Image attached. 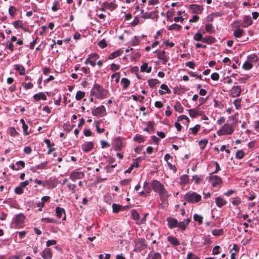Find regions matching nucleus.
I'll list each match as a JSON object with an SVG mask.
<instances>
[{
  "mask_svg": "<svg viewBox=\"0 0 259 259\" xmlns=\"http://www.w3.org/2000/svg\"><path fill=\"white\" fill-rule=\"evenodd\" d=\"M134 245L135 248L134 251L138 252H140L145 249L147 247L146 241L142 238L135 239L134 241Z\"/></svg>",
  "mask_w": 259,
  "mask_h": 259,
  "instance_id": "5",
  "label": "nucleus"
},
{
  "mask_svg": "<svg viewBox=\"0 0 259 259\" xmlns=\"http://www.w3.org/2000/svg\"><path fill=\"white\" fill-rule=\"evenodd\" d=\"M92 113L96 116L103 117L106 115V111L105 107L102 105L93 109Z\"/></svg>",
  "mask_w": 259,
  "mask_h": 259,
  "instance_id": "8",
  "label": "nucleus"
},
{
  "mask_svg": "<svg viewBox=\"0 0 259 259\" xmlns=\"http://www.w3.org/2000/svg\"><path fill=\"white\" fill-rule=\"evenodd\" d=\"M111 78L114 79L116 83H118L120 79V74L119 72L113 73L111 75Z\"/></svg>",
  "mask_w": 259,
  "mask_h": 259,
  "instance_id": "56",
  "label": "nucleus"
},
{
  "mask_svg": "<svg viewBox=\"0 0 259 259\" xmlns=\"http://www.w3.org/2000/svg\"><path fill=\"white\" fill-rule=\"evenodd\" d=\"M205 31L208 33H212L214 32V27L211 24H206L205 25Z\"/></svg>",
  "mask_w": 259,
  "mask_h": 259,
  "instance_id": "42",
  "label": "nucleus"
},
{
  "mask_svg": "<svg viewBox=\"0 0 259 259\" xmlns=\"http://www.w3.org/2000/svg\"><path fill=\"white\" fill-rule=\"evenodd\" d=\"M50 199V197L48 196H44L41 199V201L37 203V207H38V210L41 211L42 208L45 206L46 202L48 201Z\"/></svg>",
  "mask_w": 259,
  "mask_h": 259,
  "instance_id": "20",
  "label": "nucleus"
},
{
  "mask_svg": "<svg viewBox=\"0 0 259 259\" xmlns=\"http://www.w3.org/2000/svg\"><path fill=\"white\" fill-rule=\"evenodd\" d=\"M134 140L138 142L139 143H142V142H144V139L142 136L137 135L134 137Z\"/></svg>",
  "mask_w": 259,
  "mask_h": 259,
  "instance_id": "64",
  "label": "nucleus"
},
{
  "mask_svg": "<svg viewBox=\"0 0 259 259\" xmlns=\"http://www.w3.org/2000/svg\"><path fill=\"white\" fill-rule=\"evenodd\" d=\"M208 182L213 187H215L217 185L221 184L222 183V180L218 176H211L209 177Z\"/></svg>",
  "mask_w": 259,
  "mask_h": 259,
  "instance_id": "11",
  "label": "nucleus"
},
{
  "mask_svg": "<svg viewBox=\"0 0 259 259\" xmlns=\"http://www.w3.org/2000/svg\"><path fill=\"white\" fill-rule=\"evenodd\" d=\"M181 27L182 26L180 25L177 24H173L168 27V29L169 30H179L181 28Z\"/></svg>",
  "mask_w": 259,
  "mask_h": 259,
  "instance_id": "48",
  "label": "nucleus"
},
{
  "mask_svg": "<svg viewBox=\"0 0 259 259\" xmlns=\"http://www.w3.org/2000/svg\"><path fill=\"white\" fill-rule=\"evenodd\" d=\"M22 85L24 87L25 90H26L31 89L33 87V83L30 82L28 83H23Z\"/></svg>",
  "mask_w": 259,
  "mask_h": 259,
  "instance_id": "62",
  "label": "nucleus"
},
{
  "mask_svg": "<svg viewBox=\"0 0 259 259\" xmlns=\"http://www.w3.org/2000/svg\"><path fill=\"white\" fill-rule=\"evenodd\" d=\"M108 92L98 84H95L93 88L91 94L98 99H103L107 97Z\"/></svg>",
  "mask_w": 259,
  "mask_h": 259,
  "instance_id": "2",
  "label": "nucleus"
},
{
  "mask_svg": "<svg viewBox=\"0 0 259 259\" xmlns=\"http://www.w3.org/2000/svg\"><path fill=\"white\" fill-rule=\"evenodd\" d=\"M208 143V140L206 139L201 140L199 142V145L200 146L201 150H203L206 147L207 144Z\"/></svg>",
  "mask_w": 259,
  "mask_h": 259,
  "instance_id": "51",
  "label": "nucleus"
},
{
  "mask_svg": "<svg viewBox=\"0 0 259 259\" xmlns=\"http://www.w3.org/2000/svg\"><path fill=\"white\" fill-rule=\"evenodd\" d=\"M167 240L170 242L171 244L174 246H177L180 244V241L174 236H168L167 237Z\"/></svg>",
  "mask_w": 259,
  "mask_h": 259,
  "instance_id": "28",
  "label": "nucleus"
},
{
  "mask_svg": "<svg viewBox=\"0 0 259 259\" xmlns=\"http://www.w3.org/2000/svg\"><path fill=\"white\" fill-rule=\"evenodd\" d=\"M44 142L46 144L47 147L49 149L47 153L48 154H50L53 151L55 150V148H53L55 144L53 143H51L49 139H45Z\"/></svg>",
  "mask_w": 259,
  "mask_h": 259,
  "instance_id": "23",
  "label": "nucleus"
},
{
  "mask_svg": "<svg viewBox=\"0 0 259 259\" xmlns=\"http://www.w3.org/2000/svg\"><path fill=\"white\" fill-rule=\"evenodd\" d=\"M189 182V178L188 175H183L180 178V184L181 185H185L187 184Z\"/></svg>",
  "mask_w": 259,
  "mask_h": 259,
  "instance_id": "34",
  "label": "nucleus"
},
{
  "mask_svg": "<svg viewBox=\"0 0 259 259\" xmlns=\"http://www.w3.org/2000/svg\"><path fill=\"white\" fill-rule=\"evenodd\" d=\"M20 123L22 124V128H23L24 134L25 135H29L30 132L28 131V126L25 123L24 120L23 119H20Z\"/></svg>",
  "mask_w": 259,
  "mask_h": 259,
  "instance_id": "32",
  "label": "nucleus"
},
{
  "mask_svg": "<svg viewBox=\"0 0 259 259\" xmlns=\"http://www.w3.org/2000/svg\"><path fill=\"white\" fill-rule=\"evenodd\" d=\"M189 113L191 117H196L199 115V111L196 109H191L189 110Z\"/></svg>",
  "mask_w": 259,
  "mask_h": 259,
  "instance_id": "37",
  "label": "nucleus"
},
{
  "mask_svg": "<svg viewBox=\"0 0 259 259\" xmlns=\"http://www.w3.org/2000/svg\"><path fill=\"white\" fill-rule=\"evenodd\" d=\"M123 53V51L121 50H118L117 51H116L113 53H112L109 56V59H113L119 56H120Z\"/></svg>",
  "mask_w": 259,
  "mask_h": 259,
  "instance_id": "30",
  "label": "nucleus"
},
{
  "mask_svg": "<svg viewBox=\"0 0 259 259\" xmlns=\"http://www.w3.org/2000/svg\"><path fill=\"white\" fill-rule=\"evenodd\" d=\"M242 67L245 70H249L252 67V64L248 60H247L242 65Z\"/></svg>",
  "mask_w": 259,
  "mask_h": 259,
  "instance_id": "40",
  "label": "nucleus"
},
{
  "mask_svg": "<svg viewBox=\"0 0 259 259\" xmlns=\"http://www.w3.org/2000/svg\"><path fill=\"white\" fill-rule=\"evenodd\" d=\"M258 59V57L254 54H252L248 57L247 60H248L251 63L253 62H256Z\"/></svg>",
  "mask_w": 259,
  "mask_h": 259,
  "instance_id": "50",
  "label": "nucleus"
},
{
  "mask_svg": "<svg viewBox=\"0 0 259 259\" xmlns=\"http://www.w3.org/2000/svg\"><path fill=\"white\" fill-rule=\"evenodd\" d=\"M16 8L14 6H10L8 10L9 14L11 17H13L16 14Z\"/></svg>",
  "mask_w": 259,
  "mask_h": 259,
  "instance_id": "44",
  "label": "nucleus"
},
{
  "mask_svg": "<svg viewBox=\"0 0 259 259\" xmlns=\"http://www.w3.org/2000/svg\"><path fill=\"white\" fill-rule=\"evenodd\" d=\"M223 229H214L212 231V234L213 235L215 236H219L223 234Z\"/></svg>",
  "mask_w": 259,
  "mask_h": 259,
  "instance_id": "55",
  "label": "nucleus"
},
{
  "mask_svg": "<svg viewBox=\"0 0 259 259\" xmlns=\"http://www.w3.org/2000/svg\"><path fill=\"white\" fill-rule=\"evenodd\" d=\"M56 215L58 218H61L63 217V220L66 219L65 211L64 208L57 207L56 208Z\"/></svg>",
  "mask_w": 259,
  "mask_h": 259,
  "instance_id": "18",
  "label": "nucleus"
},
{
  "mask_svg": "<svg viewBox=\"0 0 259 259\" xmlns=\"http://www.w3.org/2000/svg\"><path fill=\"white\" fill-rule=\"evenodd\" d=\"M60 8L59 2L58 1H55L53 3L52 10L54 12H56Z\"/></svg>",
  "mask_w": 259,
  "mask_h": 259,
  "instance_id": "46",
  "label": "nucleus"
},
{
  "mask_svg": "<svg viewBox=\"0 0 259 259\" xmlns=\"http://www.w3.org/2000/svg\"><path fill=\"white\" fill-rule=\"evenodd\" d=\"M216 205L219 207H222L227 203V201L222 197H218L215 198Z\"/></svg>",
  "mask_w": 259,
  "mask_h": 259,
  "instance_id": "25",
  "label": "nucleus"
},
{
  "mask_svg": "<svg viewBox=\"0 0 259 259\" xmlns=\"http://www.w3.org/2000/svg\"><path fill=\"white\" fill-rule=\"evenodd\" d=\"M33 98L36 101H38L41 99L45 101L47 100V96L44 93L39 92L37 94H34Z\"/></svg>",
  "mask_w": 259,
  "mask_h": 259,
  "instance_id": "22",
  "label": "nucleus"
},
{
  "mask_svg": "<svg viewBox=\"0 0 259 259\" xmlns=\"http://www.w3.org/2000/svg\"><path fill=\"white\" fill-rule=\"evenodd\" d=\"M24 23L21 20H17L13 23L14 27L16 29L21 28L22 27V25Z\"/></svg>",
  "mask_w": 259,
  "mask_h": 259,
  "instance_id": "45",
  "label": "nucleus"
},
{
  "mask_svg": "<svg viewBox=\"0 0 259 259\" xmlns=\"http://www.w3.org/2000/svg\"><path fill=\"white\" fill-rule=\"evenodd\" d=\"M234 132V128L232 124L225 123L220 129L217 132L219 136L223 135H230Z\"/></svg>",
  "mask_w": 259,
  "mask_h": 259,
  "instance_id": "4",
  "label": "nucleus"
},
{
  "mask_svg": "<svg viewBox=\"0 0 259 259\" xmlns=\"http://www.w3.org/2000/svg\"><path fill=\"white\" fill-rule=\"evenodd\" d=\"M203 33L198 31L193 36V39L196 41H202Z\"/></svg>",
  "mask_w": 259,
  "mask_h": 259,
  "instance_id": "47",
  "label": "nucleus"
},
{
  "mask_svg": "<svg viewBox=\"0 0 259 259\" xmlns=\"http://www.w3.org/2000/svg\"><path fill=\"white\" fill-rule=\"evenodd\" d=\"M200 126L199 124H197L195 126L191 128L190 129V130L191 131V133L195 135L197 133L198 131L200 130Z\"/></svg>",
  "mask_w": 259,
  "mask_h": 259,
  "instance_id": "61",
  "label": "nucleus"
},
{
  "mask_svg": "<svg viewBox=\"0 0 259 259\" xmlns=\"http://www.w3.org/2000/svg\"><path fill=\"white\" fill-rule=\"evenodd\" d=\"M140 40L137 36H134L130 41L131 45L133 46H137L139 44Z\"/></svg>",
  "mask_w": 259,
  "mask_h": 259,
  "instance_id": "53",
  "label": "nucleus"
},
{
  "mask_svg": "<svg viewBox=\"0 0 259 259\" xmlns=\"http://www.w3.org/2000/svg\"><path fill=\"white\" fill-rule=\"evenodd\" d=\"M102 5L107 9L110 10V11H112L115 10L118 7V5L116 3L115 0L111 2L110 3L108 2H104L102 4Z\"/></svg>",
  "mask_w": 259,
  "mask_h": 259,
  "instance_id": "13",
  "label": "nucleus"
},
{
  "mask_svg": "<svg viewBox=\"0 0 259 259\" xmlns=\"http://www.w3.org/2000/svg\"><path fill=\"white\" fill-rule=\"evenodd\" d=\"M99 56L96 53L90 54L84 61L85 64H90L92 67L96 65V61L99 59Z\"/></svg>",
  "mask_w": 259,
  "mask_h": 259,
  "instance_id": "7",
  "label": "nucleus"
},
{
  "mask_svg": "<svg viewBox=\"0 0 259 259\" xmlns=\"http://www.w3.org/2000/svg\"><path fill=\"white\" fill-rule=\"evenodd\" d=\"M168 226L170 228L177 227L178 222L177 219L173 218H168L167 219Z\"/></svg>",
  "mask_w": 259,
  "mask_h": 259,
  "instance_id": "19",
  "label": "nucleus"
},
{
  "mask_svg": "<svg viewBox=\"0 0 259 259\" xmlns=\"http://www.w3.org/2000/svg\"><path fill=\"white\" fill-rule=\"evenodd\" d=\"M244 156V152L242 150H238L236 153V158L241 159Z\"/></svg>",
  "mask_w": 259,
  "mask_h": 259,
  "instance_id": "58",
  "label": "nucleus"
},
{
  "mask_svg": "<svg viewBox=\"0 0 259 259\" xmlns=\"http://www.w3.org/2000/svg\"><path fill=\"white\" fill-rule=\"evenodd\" d=\"M186 259H200V258L192 252H189L187 254Z\"/></svg>",
  "mask_w": 259,
  "mask_h": 259,
  "instance_id": "60",
  "label": "nucleus"
},
{
  "mask_svg": "<svg viewBox=\"0 0 259 259\" xmlns=\"http://www.w3.org/2000/svg\"><path fill=\"white\" fill-rule=\"evenodd\" d=\"M191 221L190 219L188 218L186 220H184L182 222H178V225L177 226V227L179 228V229H181L182 231H184L186 229L187 226L189 225Z\"/></svg>",
  "mask_w": 259,
  "mask_h": 259,
  "instance_id": "16",
  "label": "nucleus"
},
{
  "mask_svg": "<svg viewBox=\"0 0 259 259\" xmlns=\"http://www.w3.org/2000/svg\"><path fill=\"white\" fill-rule=\"evenodd\" d=\"M112 145L115 150L120 151L123 147L122 139L120 137L115 138L113 140Z\"/></svg>",
  "mask_w": 259,
  "mask_h": 259,
  "instance_id": "10",
  "label": "nucleus"
},
{
  "mask_svg": "<svg viewBox=\"0 0 259 259\" xmlns=\"http://www.w3.org/2000/svg\"><path fill=\"white\" fill-rule=\"evenodd\" d=\"M190 9L192 13L198 15L200 14L202 12L203 8L200 5L192 4L190 6Z\"/></svg>",
  "mask_w": 259,
  "mask_h": 259,
  "instance_id": "12",
  "label": "nucleus"
},
{
  "mask_svg": "<svg viewBox=\"0 0 259 259\" xmlns=\"http://www.w3.org/2000/svg\"><path fill=\"white\" fill-rule=\"evenodd\" d=\"M148 83L151 88H153L156 84L159 83V81L157 79H150L148 80Z\"/></svg>",
  "mask_w": 259,
  "mask_h": 259,
  "instance_id": "39",
  "label": "nucleus"
},
{
  "mask_svg": "<svg viewBox=\"0 0 259 259\" xmlns=\"http://www.w3.org/2000/svg\"><path fill=\"white\" fill-rule=\"evenodd\" d=\"M152 67L151 66L149 67L147 63H144L141 66V72H146L147 73H150L151 71Z\"/></svg>",
  "mask_w": 259,
  "mask_h": 259,
  "instance_id": "31",
  "label": "nucleus"
},
{
  "mask_svg": "<svg viewBox=\"0 0 259 259\" xmlns=\"http://www.w3.org/2000/svg\"><path fill=\"white\" fill-rule=\"evenodd\" d=\"M243 32H244V31H243V29H241L240 28H238V29H236L234 31L233 34L235 37L239 38L243 35Z\"/></svg>",
  "mask_w": 259,
  "mask_h": 259,
  "instance_id": "38",
  "label": "nucleus"
},
{
  "mask_svg": "<svg viewBox=\"0 0 259 259\" xmlns=\"http://www.w3.org/2000/svg\"><path fill=\"white\" fill-rule=\"evenodd\" d=\"M241 89L238 85L234 86L231 90V95L232 97H237L240 95Z\"/></svg>",
  "mask_w": 259,
  "mask_h": 259,
  "instance_id": "15",
  "label": "nucleus"
},
{
  "mask_svg": "<svg viewBox=\"0 0 259 259\" xmlns=\"http://www.w3.org/2000/svg\"><path fill=\"white\" fill-rule=\"evenodd\" d=\"M84 176V172L75 170L70 172L69 179L73 182H75L77 180L83 179Z\"/></svg>",
  "mask_w": 259,
  "mask_h": 259,
  "instance_id": "9",
  "label": "nucleus"
},
{
  "mask_svg": "<svg viewBox=\"0 0 259 259\" xmlns=\"http://www.w3.org/2000/svg\"><path fill=\"white\" fill-rule=\"evenodd\" d=\"M160 88L164 90L162 91L161 90H159L158 92L160 95H162L165 94H170L171 91L169 89L168 87L166 84H162L160 86Z\"/></svg>",
  "mask_w": 259,
  "mask_h": 259,
  "instance_id": "24",
  "label": "nucleus"
},
{
  "mask_svg": "<svg viewBox=\"0 0 259 259\" xmlns=\"http://www.w3.org/2000/svg\"><path fill=\"white\" fill-rule=\"evenodd\" d=\"M193 219L195 221L197 222L199 224H201L203 222L202 216L198 214H194Z\"/></svg>",
  "mask_w": 259,
  "mask_h": 259,
  "instance_id": "49",
  "label": "nucleus"
},
{
  "mask_svg": "<svg viewBox=\"0 0 259 259\" xmlns=\"http://www.w3.org/2000/svg\"><path fill=\"white\" fill-rule=\"evenodd\" d=\"M252 21L250 17L245 16L243 18V27H246L249 25H251Z\"/></svg>",
  "mask_w": 259,
  "mask_h": 259,
  "instance_id": "29",
  "label": "nucleus"
},
{
  "mask_svg": "<svg viewBox=\"0 0 259 259\" xmlns=\"http://www.w3.org/2000/svg\"><path fill=\"white\" fill-rule=\"evenodd\" d=\"M41 255L44 259H51L52 254L51 249L49 248H45L42 251Z\"/></svg>",
  "mask_w": 259,
  "mask_h": 259,
  "instance_id": "17",
  "label": "nucleus"
},
{
  "mask_svg": "<svg viewBox=\"0 0 259 259\" xmlns=\"http://www.w3.org/2000/svg\"><path fill=\"white\" fill-rule=\"evenodd\" d=\"M133 218L134 220L139 222L140 219L139 214L136 210H132V212Z\"/></svg>",
  "mask_w": 259,
  "mask_h": 259,
  "instance_id": "63",
  "label": "nucleus"
},
{
  "mask_svg": "<svg viewBox=\"0 0 259 259\" xmlns=\"http://www.w3.org/2000/svg\"><path fill=\"white\" fill-rule=\"evenodd\" d=\"M139 166V164L137 162H134L133 164L131 165V166L125 171V172L130 173L131 171L135 167H138Z\"/></svg>",
  "mask_w": 259,
  "mask_h": 259,
  "instance_id": "59",
  "label": "nucleus"
},
{
  "mask_svg": "<svg viewBox=\"0 0 259 259\" xmlns=\"http://www.w3.org/2000/svg\"><path fill=\"white\" fill-rule=\"evenodd\" d=\"M175 110L179 113L183 112L184 108L180 102H177L174 106Z\"/></svg>",
  "mask_w": 259,
  "mask_h": 259,
  "instance_id": "41",
  "label": "nucleus"
},
{
  "mask_svg": "<svg viewBox=\"0 0 259 259\" xmlns=\"http://www.w3.org/2000/svg\"><path fill=\"white\" fill-rule=\"evenodd\" d=\"M41 222L45 223H52V224H56L57 221L56 220L53 218H42L41 219Z\"/></svg>",
  "mask_w": 259,
  "mask_h": 259,
  "instance_id": "35",
  "label": "nucleus"
},
{
  "mask_svg": "<svg viewBox=\"0 0 259 259\" xmlns=\"http://www.w3.org/2000/svg\"><path fill=\"white\" fill-rule=\"evenodd\" d=\"M121 206L117 204L116 203H113L112 204V209H113V212L114 213H117L121 210Z\"/></svg>",
  "mask_w": 259,
  "mask_h": 259,
  "instance_id": "52",
  "label": "nucleus"
},
{
  "mask_svg": "<svg viewBox=\"0 0 259 259\" xmlns=\"http://www.w3.org/2000/svg\"><path fill=\"white\" fill-rule=\"evenodd\" d=\"M9 133L11 136L16 137L18 135V133L16 131L15 128L11 127L8 130Z\"/></svg>",
  "mask_w": 259,
  "mask_h": 259,
  "instance_id": "54",
  "label": "nucleus"
},
{
  "mask_svg": "<svg viewBox=\"0 0 259 259\" xmlns=\"http://www.w3.org/2000/svg\"><path fill=\"white\" fill-rule=\"evenodd\" d=\"M121 83L123 84V88L126 89L129 87L130 81L127 78H122L121 80Z\"/></svg>",
  "mask_w": 259,
  "mask_h": 259,
  "instance_id": "36",
  "label": "nucleus"
},
{
  "mask_svg": "<svg viewBox=\"0 0 259 259\" xmlns=\"http://www.w3.org/2000/svg\"><path fill=\"white\" fill-rule=\"evenodd\" d=\"M85 96V93L84 92H82L80 91H77L76 96L75 99L77 101H79L81 100Z\"/></svg>",
  "mask_w": 259,
  "mask_h": 259,
  "instance_id": "43",
  "label": "nucleus"
},
{
  "mask_svg": "<svg viewBox=\"0 0 259 259\" xmlns=\"http://www.w3.org/2000/svg\"><path fill=\"white\" fill-rule=\"evenodd\" d=\"M157 57L163 61V64H165L168 61V58L166 56L165 52L164 50L158 53Z\"/></svg>",
  "mask_w": 259,
  "mask_h": 259,
  "instance_id": "21",
  "label": "nucleus"
},
{
  "mask_svg": "<svg viewBox=\"0 0 259 259\" xmlns=\"http://www.w3.org/2000/svg\"><path fill=\"white\" fill-rule=\"evenodd\" d=\"M151 186L154 191L159 194L162 201H165L168 199L170 194L159 181L153 180Z\"/></svg>",
  "mask_w": 259,
  "mask_h": 259,
  "instance_id": "1",
  "label": "nucleus"
},
{
  "mask_svg": "<svg viewBox=\"0 0 259 259\" xmlns=\"http://www.w3.org/2000/svg\"><path fill=\"white\" fill-rule=\"evenodd\" d=\"M214 37L210 36H206L202 38V42L207 44H212L215 42Z\"/></svg>",
  "mask_w": 259,
  "mask_h": 259,
  "instance_id": "26",
  "label": "nucleus"
},
{
  "mask_svg": "<svg viewBox=\"0 0 259 259\" xmlns=\"http://www.w3.org/2000/svg\"><path fill=\"white\" fill-rule=\"evenodd\" d=\"M149 259H158L161 257V255L158 252H154L150 251L148 254Z\"/></svg>",
  "mask_w": 259,
  "mask_h": 259,
  "instance_id": "33",
  "label": "nucleus"
},
{
  "mask_svg": "<svg viewBox=\"0 0 259 259\" xmlns=\"http://www.w3.org/2000/svg\"><path fill=\"white\" fill-rule=\"evenodd\" d=\"M94 147V143L92 142H85L81 146V149L84 152L90 151Z\"/></svg>",
  "mask_w": 259,
  "mask_h": 259,
  "instance_id": "14",
  "label": "nucleus"
},
{
  "mask_svg": "<svg viewBox=\"0 0 259 259\" xmlns=\"http://www.w3.org/2000/svg\"><path fill=\"white\" fill-rule=\"evenodd\" d=\"M25 216L22 213L16 214L12 219L13 222L16 225L18 228L22 227V225L24 222Z\"/></svg>",
  "mask_w": 259,
  "mask_h": 259,
  "instance_id": "6",
  "label": "nucleus"
},
{
  "mask_svg": "<svg viewBox=\"0 0 259 259\" xmlns=\"http://www.w3.org/2000/svg\"><path fill=\"white\" fill-rule=\"evenodd\" d=\"M185 199L189 203L196 204L201 201L202 196L194 191H189L185 195Z\"/></svg>",
  "mask_w": 259,
  "mask_h": 259,
  "instance_id": "3",
  "label": "nucleus"
},
{
  "mask_svg": "<svg viewBox=\"0 0 259 259\" xmlns=\"http://www.w3.org/2000/svg\"><path fill=\"white\" fill-rule=\"evenodd\" d=\"M14 68L16 70L19 71L20 75H23L25 74V69L22 65L16 64L14 65Z\"/></svg>",
  "mask_w": 259,
  "mask_h": 259,
  "instance_id": "27",
  "label": "nucleus"
},
{
  "mask_svg": "<svg viewBox=\"0 0 259 259\" xmlns=\"http://www.w3.org/2000/svg\"><path fill=\"white\" fill-rule=\"evenodd\" d=\"M67 187L72 193H73L76 192V185L75 184L68 183Z\"/></svg>",
  "mask_w": 259,
  "mask_h": 259,
  "instance_id": "57",
  "label": "nucleus"
}]
</instances>
